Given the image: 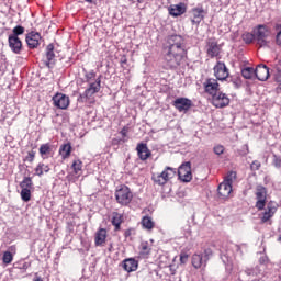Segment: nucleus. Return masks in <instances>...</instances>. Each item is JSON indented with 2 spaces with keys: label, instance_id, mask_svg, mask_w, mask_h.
I'll use <instances>...</instances> for the list:
<instances>
[{
  "label": "nucleus",
  "instance_id": "8fccbe9b",
  "mask_svg": "<svg viewBox=\"0 0 281 281\" xmlns=\"http://www.w3.org/2000/svg\"><path fill=\"white\" fill-rule=\"evenodd\" d=\"M132 234H133V228H128V229H126V231L124 232L125 238L131 237Z\"/></svg>",
  "mask_w": 281,
  "mask_h": 281
},
{
  "label": "nucleus",
  "instance_id": "7c9ffc66",
  "mask_svg": "<svg viewBox=\"0 0 281 281\" xmlns=\"http://www.w3.org/2000/svg\"><path fill=\"white\" fill-rule=\"evenodd\" d=\"M49 170H50L49 165L40 162L35 168V175H37V177H43V172H49Z\"/></svg>",
  "mask_w": 281,
  "mask_h": 281
},
{
  "label": "nucleus",
  "instance_id": "7ed1b4c3",
  "mask_svg": "<svg viewBox=\"0 0 281 281\" xmlns=\"http://www.w3.org/2000/svg\"><path fill=\"white\" fill-rule=\"evenodd\" d=\"M101 78H102V76H99L94 82L90 83L88 89H86L83 93L79 94L77 102H80L81 104H83V102H87V100H90L91 98H93V95H95V93H99L100 89L102 87Z\"/></svg>",
  "mask_w": 281,
  "mask_h": 281
},
{
  "label": "nucleus",
  "instance_id": "473e14b6",
  "mask_svg": "<svg viewBox=\"0 0 281 281\" xmlns=\"http://www.w3.org/2000/svg\"><path fill=\"white\" fill-rule=\"evenodd\" d=\"M142 225L144 227V229H153V227H155V222H153V218H150L149 216H144L142 218Z\"/></svg>",
  "mask_w": 281,
  "mask_h": 281
},
{
  "label": "nucleus",
  "instance_id": "603ef678",
  "mask_svg": "<svg viewBox=\"0 0 281 281\" xmlns=\"http://www.w3.org/2000/svg\"><path fill=\"white\" fill-rule=\"evenodd\" d=\"M33 281H43V278L38 273H35Z\"/></svg>",
  "mask_w": 281,
  "mask_h": 281
},
{
  "label": "nucleus",
  "instance_id": "6ab92c4d",
  "mask_svg": "<svg viewBox=\"0 0 281 281\" xmlns=\"http://www.w3.org/2000/svg\"><path fill=\"white\" fill-rule=\"evenodd\" d=\"M168 10L170 16L177 18L181 16L182 14H186L188 7L186 5V3L180 2L178 4H171Z\"/></svg>",
  "mask_w": 281,
  "mask_h": 281
},
{
  "label": "nucleus",
  "instance_id": "c756f323",
  "mask_svg": "<svg viewBox=\"0 0 281 281\" xmlns=\"http://www.w3.org/2000/svg\"><path fill=\"white\" fill-rule=\"evenodd\" d=\"M20 188L22 190H33L34 189V182L30 177H24L23 181L20 182Z\"/></svg>",
  "mask_w": 281,
  "mask_h": 281
},
{
  "label": "nucleus",
  "instance_id": "09e8293b",
  "mask_svg": "<svg viewBox=\"0 0 281 281\" xmlns=\"http://www.w3.org/2000/svg\"><path fill=\"white\" fill-rule=\"evenodd\" d=\"M180 262H181V265H186V262H188V255L187 254H181L180 255Z\"/></svg>",
  "mask_w": 281,
  "mask_h": 281
},
{
  "label": "nucleus",
  "instance_id": "72a5a7b5",
  "mask_svg": "<svg viewBox=\"0 0 281 281\" xmlns=\"http://www.w3.org/2000/svg\"><path fill=\"white\" fill-rule=\"evenodd\" d=\"M20 195L24 203H29L32 201V189H22Z\"/></svg>",
  "mask_w": 281,
  "mask_h": 281
},
{
  "label": "nucleus",
  "instance_id": "f8f14e48",
  "mask_svg": "<svg viewBox=\"0 0 281 281\" xmlns=\"http://www.w3.org/2000/svg\"><path fill=\"white\" fill-rule=\"evenodd\" d=\"M204 91L205 93H209V95H215L220 91V85H218V79H206L205 82L203 83Z\"/></svg>",
  "mask_w": 281,
  "mask_h": 281
},
{
  "label": "nucleus",
  "instance_id": "a19ab883",
  "mask_svg": "<svg viewBox=\"0 0 281 281\" xmlns=\"http://www.w3.org/2000/svg\"><path fill=\"white\" fill-rule=\"evenodd\" d=\"M215 155H223L225 153V147L223 145H217L213 148Z\"/></svg>",
  "mask_w": 281,
  "mask_h": 281
},
{
  "label": "nucleus",
  "instance_id": "c9c22d12",
  "mask_svg": "<svg viewBox=\"0 0 281 281\" xmlns=\"http://www.w3.org/2000/svg\"><path fill=\"white\" fill-rule=\"evenodd\" d=\"M150 246L148 245V241H144L140 244V256H150Z\"/></svg>",
  "mask_w": 281,
  "mask_h": 281
},
{
  "label": "nucleus",
  "instance_id": "f3484780",
  "mask_svg": "<svg viewBox=\"0 0 281 281\" xmlns=\"http://www.w3.org/2000/svg\"><path fill=\"white\" fill-rule=\"evenodd\" d=\"M255 78H257V80H260V82L269 80V67L262 64L258 65L255 69Z\"/></svg>",
  "mask_w": 281,
  "mask_h": 281
},
{
  "label": "nucleus",
  "instance_id": "4468645a",
  "mask_svg": "<svg viewBox=\"0 0 281 281\" xmlns=\"http://www.w3.org/2000/svg\"><path fill=\"white\" fill-rule=\"evenodd\" d=\"M191 14L193 16L191 20L192 25H199L205 19V9L203 7L193 8L191 9Z\"/></svg>",
  "mask_w": 281,
  "mask_h": 281
},
{
  "label": "nucleus",
  "instance_id": "f257e3e1",
  "mask_svg": "<svg viewBox=\"0 0 281 281\" xmlns=\"http://www.w3.org/2000/svg\"><path fill=\"white\" fill-rule=\"evenodd\" d=\"M165 48V65L167 69L186 67V40L181 35H170Z\"/></svg>",
  "mask_w": 281,
  "mask_h": 281
},
{
  "label": "nucleus",
  "instance_id": "864d4df0",
  "mask_svg": "<svg viewBox=\"0 0 281 281\" xmlns=\"http://www.w3.org/2000/svg\"><path fill=\"white\" fill-rule=\"evenodd\" d=\"M231 82H233V85H234L236 88H239V87H240V81H236V80L232 79Z\"/></svg>",
  "mask_w": 281,
  "mask_h": 281
},
{
  "label": "nucleus",
  "instance_id": "a211bd4d",
  "mask_svg": "<svg viewBox=\"0 0 281 281\" xmlns=\"http://www.w3.org/2000/svg\"><path fill=\"white\" fill-rule=\"evenodd\" d=\"M137 156L140 161H146L153 155L146 143H138L136 146Z\"/></svg>",
  "mask_w": 281,
  "mask_h": 281
},
{
  "label": "nucleus",
  "instance_id": "13d9d810",
  "mask_svg": "<svg viewBox=\"0 0 281 281\" xmlns=\"http://www.w3.org/2000/svg\"><path fill=\"white\" fill-rule=\"evenodd\" d=\"M143 0H138V3H142Z\"/></svg>",
  "mask_w": 281,
  "mask_h": 281
},
{
  "label": "nucleus",
  "instance_id": "4d7b16f0",
  "mask_svg": "<svg viewBox=\"0 0 281 281\" xmlns=\"http://www.w3.org/2000/svg\"><path fill=\"white\" fill-rule=\"evenodd\" d=\"M278 240H279V243H281V235L279 236Z\"/></svg>",
  "mask_w": 281,
  "mask_h": 281
},
{
  "label": "nucleus",
  "instance_id": "a18cd8bd",
  "mask_svg": "<svg viewBox=\"0 0 281 281\" xmlns=\"http://www.w3.org/2000/svg\"><path fill=\"white\" fill-rule=\"evenodd\" d=\"M34 157H36V151H34V150L29 151V154L26 156V161H30V164H32V161H34Z\"/></svg>",
  "mask_w": 281,
  "mask_h": 281
},
{
  "label": "nucleus",
  "instance_id": "a878e982",
  "mask_svg": "<svg viewBox=\"0 0 281 281\" xmlns=\"http://www.w3.org/2000/svg\"><path fill=\"white\" fill-rule=\"evenodd\" d=\"M205 265H207V261H205L203 255L195 254L192 256V267H194V269H201L205 267Z\"/></svg>",
  "mask_w": 281,
  "mask_h": 281
},
{
  "label": "nucleus",
  "instance_id": "5701e85b",
  "mask_svg": "<svg viewBox=\"0 0 281 281\" xmlns=\"http://www.w3.org/2000/svg\"><path fill=\"white\" fill-rule=\"evenodd\" d=\"M137 267H139V263L133 258H128L123 261V269L124 271H127V273H132V271H137Z\"/></svg>",
  "mask_w": 281,
  "mask_h": 281
},
{
  "label": "nucleus",
  "instance_id": "0eeeda50",
  "mask_svg": "<svg viewBox=\"0 0 281 281\" xmlns=\"http://www.w3.org/2000/svg\"><path fill=\"white\" fill-rule=\"evenodd\" d=\"M178 177L180 181L190 183L192 181V164L190 161L183 162L178 169Z\"/></svg>",
  "mask_w": 281,
  "mask_h": 281
},
{
  "label": "nucleus",
  "instance_id": "9b49d317",
  "mask_svg": "<svg viewBox=\"0 0 281 281\" xmlns=\"http://www.w3.org/2000/svg\"><path fill=\"white\" fill-rule=\"evenodd\" d=\"M278 212V203L270 201L267 204L266 211L262 213V216L260 217V221L262 224L268 223V221H271L276 213Z\"/></svg>",
  "mask_w": 281,
  "mask_h": 281
},
{
  "label": "nucleus",
  "instance_id": "393cba45",
  "mask_svg": "<svg viewBox=\"0 0 281 281\" xmlns=\"http://www.w3.org/2000/svg\"><path fill=\"white\" fill-rule=\"evenodd\" d=\"M94 243L97 247H101L104 243H106V228H100L95 233Z\"/></svg>",
  "mask_w": 281,
  "mask_h": 281
},
{
  "label": "nucleus",
  "instance_id": "4be33fe9",
  "mask_svg": "<svg viewBox=\"0 0 281 281\" xmlns=\"http://www.w3.org/2000/svg\"><path fill=\"white\" fill-rule=\"evenodd\" d=\"M9 47L14 54H21L23 43L21 42V38L9 35Z\"/></svg>",
  "mask_w": 281,
  "mask_h": 281
},
{
  "label": "nucleus",
  "instance_id": "2eb2a0df",
  "mask_svg": "<svg viewBox=\"0 0 281 281\" xmlns=\"http://www.w3.org/2000/svg\"><path fill=\"white\" fill-rule=\"evenodd\" d=\"M41 33L38 32H31L26 34V44L29 45L30 49H36L38 45H41Z\"/></svg>",
  "mask_w": 281,
  "mask_h": 281
},
{
  "label": "nucleus",
  "instance_id": "b1692460",
  "mask_svg": "<svg viewBox=\"0 0 281 281\" xmlns=\"http://www.w3.org/2000/svg\"><path fill=\"white\" fill-rule=\"evenodd\" d=\"M123 221L124 215L117 212L112 213V225L114 226V232H120Z\"/></svg>",
  "mask_w": 281,
  "mask_h": 281
},
{
  "label": "nucleus",
  "instance_id": "3c124183",
  "mask_svg": "<svg viewBox=\"0 0 281 281\" xmlns=\"http://www.w3.org/2000/svg\"><path fill=\"white\" fill-rule=\"evenodd\" d=\"M120 133H121L122 137H126L128 130L126 127H123Z\"/></svg>",
  "mask_w": 281,
  "mask_h": 281
},
{
  "label": "nucleus",
  "instance_id": "de8ad7c7",
  "mask_svg": "<svg viewBox=\"0 0 281 281\" xmlns=\"http://www.w3.org/2000/svg\"><path fill=\"white\" fill-rule=\"evenodd\" d=\"M267 262H269V257L263 255L259 258V265H267Z\"/></svg>",
  "mask_w": 281,
  "mask_h": 281
},
{
  "label": "nucleus",
  "instance_id": "dca6fc26",
  "mask_svg": "<svg viewBox=\"0 0 281 281\" xmlns=\"http://www.w3.org/2000/svg\"><path fill=\"white\" fill-rule=\"evenodd\" d=\"M206 54L210 58H216L221 54V46L214 40H209L206 43Z\"/></svg>",
  "mask_w": 281,
  "mask_h": 281
},
{
  "label": "nucleus",
  "instance_id": "f03ea898",
  "mask_svg": "<svg viewBox=\"0 0 281 281\" xmlns=\"http://www.w3.org/2000/svg\"><path fill=\"white\" fill-rule=\"evenodd\" d=\"M252 32L255 33V41L259 47L269 46V36H271V29L265 24H258L254 27Z\"/></svg>",
  "mask_w": 281,
  "mask_h": 281
},
{
  "label": "nucleus",
  "instance_id": "39448f33",
  "mask_svg": "<svg viewBox=\"0 0 281 281\" xmlns=\"http://www.w3.org/2000/svg\"><path fill=\"white\" fill-rule=\"evenodd\" d=\"M115 199L120 205H128V203L133 201V192H131V189L127 186L122 184L115 191Z\"/></svg>",
  "mask_w": 281,
  "mask_h": 281
},
{
  "label": "nucleus",
  "instance_id": "c03bdc74",
  "mask_svg": "<svg viewBox=\"0 0 281 281\" xmlns=\"http://www.w3.org/2000/svg\"><path fill=\"white\" fill-rule=\"evenodd\" d=\"M210 256H212V249L207 248L204 250L203 255L204 262H207L210 260Z\"/></svg>",
  "mask_w": 281,
  "mask_h": 281
},
{
  "label": "nucleus",
  "instance_id": "58836bf2",
  "mask_svg": "<svg viewBox=\"0 0 281 281\" xmlns=\"http://www.w3.org/2000/svg\"><path fill=\"white\" fill-rule=\"evenodd\" d=\"M236 179V171H231L224 179L223 183H229L232 186V183H234Z\"/></svg>",
  "mask_w": 281,
  "mask_h": 281
},
{
  "label": "nucleus",
  "instance_id": "e433bc0d",
  "mask_svg": "<svg viewBox=\"0 0 281 281\" xmlns=\"http://www.w3.org/2000/svg\"><path fill=\"white\" fill-rule=\"evenodd\" d=\"M71 168H72L75 175H78L82 170V161L75 160L71 165Z\"/></svg>",
  "mask_w": 281,
  "mask_h": 281
},
{
  "label": "nucleus",
  "instance_id": "5fc2aeb1",
  "mask_svg": "<svg viewBox=\"0 0 281 281\" xmlns=\"http://www.w3.org/2000/svg\"><path fill=\"white\" fill-rule=\"evenodd\" d=\"M274 30H276L277 32H281V24H280V23H276V24H274Z\"/></svg>",
  "mask_w": 281,
  "mask_h": 281
},
{
  "label": "nucleus",
  "instance_id": "ea45409f",
  "mask_svg": "<svg viewBox=\"0 0 281 281\" xmlns=\"http://www.w3.org/2000/svg\"><path fill=\"white\" fill-rule=\"evenodd\" d=\"M237 155H239V157H247V155H249V146H241V148L237 150Z\"/></svg>",
  "mask_w": 281,
  "mask_h": 281
},
{
  "label": "nucleus",
  "instance_id": "412c9836",
  "mask_svg": "<svg viewBox=\"0 0 281 281\" xmlns=\"http://www.w3.org/2000/svg\"><path fill=\"white\" fill-rule=\"evenodd\" d=\"M217 194L220 199H228L232 194V184L227 182H222L218 184Z\"/></svg>",
  "mask_w": 281,
  "mask_h": 281
},
{
  "label": "nucleus",
  "instance_id": "423d86ee",
  "mask_svg": "<svg viewBox=\"0 0 281 281\" xmlns=\"http://www.w3.org/2000/svg\"><path fill=\"white\" fill-rule=\"evenodd\" d=\"M255 196L257 199L255 207L261 212V210H265L267 205V188H265L262 184H258L256 188Z\"/></svg>",
  "mask_w": 281,
  "mask_h": 281
},
{
  "label": "nucleus",
  "instance_id": "49530a36",
  "mask_svg": "<svg viewBox=\"0 0 281 281\" xmlns=\"http://www.w3.org/2000/svg\"><path fill=\"white\" fill-rule=\"evenodd\" d=\"M260 166H261L260 161L255 160V161H252V164L250 165V169H251V170H260Z\"/></svg>",
  "mask_w": 281,
  "mask_h": 281
},
{
  "label": "nucleus",
  "instance_id": "6e6d98bb",
  "mask_svg": "<svg viewBox=\"0 0 281 281\" xmlns=\"http://www.w3.org/2000/svg\"><path fill=\"white\" fill-rule=\"evenodd\" d=\"M85 1H86V3L95 4V1H97V0H85Z\"/></svg>",
  "mask_w": 281,
  "mask_h": 281
},
{
  "label": "nucleus",
  "instance_id": "c85d7f7f",
  "mask_svg": "<svg viewBox=\"0 0 281 281\" xmlns=\"http://www.w3.org/2000/svg\"><path fill=\"white\" fill-rule=\"evenodd\" d=\"M241 76L246 80H252V78H256V70L252 67H246L241 70Z\"/></svg>",
  "mask_w": 281,
  "mask_h": 281
},
{
  "label": "nucleus",
  "instance_id": "1a4fd4ad",
  "mask_svg": "<svg viewBox=\"0 0 281 281\" xmlns=\"http://www.w3.org/2000/svg\"><path fill=\"white\" fill-rule=\"evenodd\" d=\"M212 104L216 109H225V106H229V98L223 92H216L212 95Z\"/></svg>",
  "mask_w": 281,
  "mask_h": 281
},
{
  "label": "nucleus",
  "instance_id": "37998d69",
  "mask_svg": "<svg viewBox=\"0 0 281 281\" xmlns=\"http://www.w3.org/2000/svg\"><path fill=\"white\" fill-rule=\"evenodd\" d=\"M85 77L86 81L90 82L93 80V78H95V71L91 70L90 72H86Z\"/></svg>",
  "mask_w": 281,
  "mask_h": 281
},
{
  "label": "nucleus",
  "instance_id": "9d476101",
  "mask_svg": "<svg viewBox=\"0 0 281 281\" xmlns=\"http://www.w3.org/2000/svg\"><path fill=\"white\" fill-rule=\"evenodd\" d=\"M173 106L179 113H188L192 109V100L188 98H178L173 101Z\"/></svg>",
  "mask_w": 281,
  "mask_h": 281
},
{
  "label": "nucleus",
  "instance_id": "cd10ccee",
  "mask_svg": "<svg viewBox=\"0 0 281 281\" xmlns=\"http://www.w3.org/2000/svg\"><path fill=\"white\" fill-rule=\"evenodd\" d=\"M59 155H61L63 159H69L71 156V143H66L60 146Z\"/></svg>",
  "mask_w": 281,
  "mask_h": 281
},
{
  "label": "nucleus",
  "instance_id": "2f4dec72",
  "mask_svg": "<svg viewBox=\"0 0 281 281\" xmlns=\"http://www.w3.org/2000/svg\"><path fill=\"white\" fill-rule=\"evenodd\" d=\"M241 38L244 41V43H246V45H251V43H254V41H256V35L252 31V33L250 32H246L241 35Z\"/></svg>",
  "mask_w": 281,
  "mask_h": 281
},
{
  "label": "nucleus",
  "instance_id": "79ce46f5",
  "mask_svg": "<svg viewBox=\"0 0 281 281\" xmlns=\"http://www.w3.org/2000/svg\"><path fill=\"white\" fill-rule=\"evenodd\" d=\"M272 164L276 168H281V158L278 155H273Z\"/></svg>",
  "mask_w": 281,
  "mask_h": 281
},
{
  "label": "nucleus",
  "instance_id": "aec40b11",
  "mask_svg": "<svg viewBox=\"0 0 281 281\" xmlns=\"http://www.w3.org/2000/svg\"><path fill=\"white\" fill-rule=\"evenodd\" d=\"M46 67H54L56 65V54L54 53V44H48L46 46Z\"/></svg>",
  "mask_w": 281,
  "mask_h": 281
},
{
  "label": "nucleus",
  "instance_id": "4c0bfd02",
  "mask_svg": "<svg viewBox=\"0 0 281 281\" xmlns=\"http://www.w3.org/2000/svg\"><path fill=\"white\" fill-rule=\"evenodd\" d=\"M12 260H14V256L12 255V252L5 251L2 257V262L4 265H10V262H12Z\"/></svg>",
  "mask_w": 281,
  "mask_h": 281
},
{
  "label": "nucleus",
  "instance_id": "ddd939ff",
  "mask_svg": "<svg viewBox=\"0 0 281 281\" xmlns=\"http://www.w3.org/2000/svg\"><path fill=\"white\" fill-rule=\"evenodd\" d=\"M53 104L57 109H68L69 106V98L66 94L57 93L53 97Z\"/></svg>",
  "mask_w": 281,
  "mask_h": 281
},
{
  "label": "nucleus",
  "instance_id": "bb28decb",
  "mask_svg": "<svg viewBox=\"0 0 281 281\" xmlns=\"http://www.w3.org/2000/svg\"><path fill=\"white\" fill-rule=\"evenodd\" d=\"M40 155L42 159H49V156L52 155V145L49 143L42 144L40 146Z\"/></svg>",
  "mask_w": 281,
  "mask_h": 281
},
{
  "label": "nucleus",
  "instance_id": "6e6552de",
  "mask_svg": "<svg viewBox=\"0 0 281 281\" xmlns=\"http://www.w3.org/2000/svg\"><path fill=\"white\" fill-rule=\"evenodd\" d=\"M213 71L216 80H220L221 82H225V80L229 78V69L223 61H217L213 68Z\"/></svg>",
  "mask_w": 281,
  "mask_h": 281
},
{
  "label": "nucleus",
  "instance_id": "20e7f679",
  "mask_svg": "<svg viewBox=\"0 0 281 281\" xmlns=\"http://www.w3.org/2000/svg\"><path fill=\"white\" fill-rule=\"evenodd\" d=\"M177 175V169L172 167H166L161 173H154L151 180L158 186H166L170 179Z\"/></svg>",
  "mask_w": 281,
  "mask_h": 281
},
{
  "label": "nucleus",
  "instance_id": "f704fd0d",
  "mask_svg": "<svg viewBox=\"0 0 281 281\" xmlns=\"http://www.w3.org/2000/svg\"><path fill=\"white\" fill-rule=\"evenodd\" d=\"M12 32L13 34H11L10 36L14 38H19V36H21L22 34H25V27L21 25H16L15 27H13Z\"/></svg>",
  "mask_w": 281,
  "mask_h": 281
}]
</instances>
